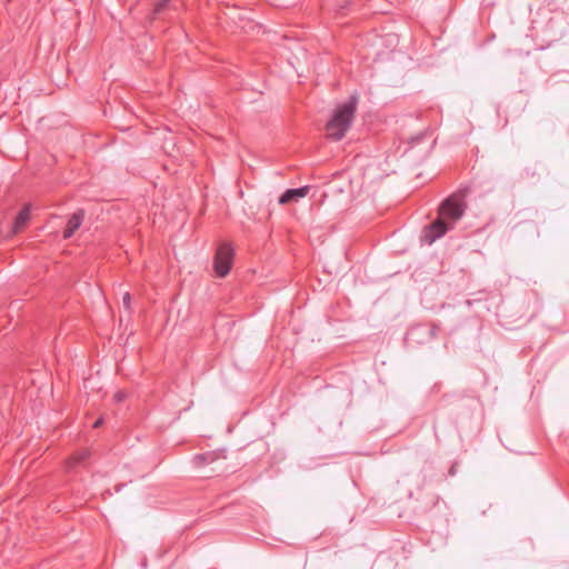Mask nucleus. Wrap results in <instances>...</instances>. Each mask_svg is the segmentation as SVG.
I'll return each mask as SVG.
<instances>
[{"instance_id": "obj_12", "label": "nucleus", "mask_w": 569, "mask_h": 569, "mask_svg": "<svg viewBox=\"0 0 569 569\" xmlns=\"http://www.w3.org/2000/svg\"><path fill=\"white\" fill-rule=\"evenodd\" d=\"M122 300H123L124 307L129 308L130 307V300H131L130 293L126 292Z\"/></svg>"}, {"instance_id": "obj_7", "label": "nucleus", "mask_w": 569, "mask_h": 569, "mask_svg": "<svg viewBox=\"0 0 569 569\" xmlns=\"http://www.w3.org/2000/svg\"><path fill=\"white\" fill-rule=\"evenodd\" d=\"M31 204H24L23 208L18 212L12 230L14 233L22 231L30 220Z\"/></svg>"}, {"instance_id": "obj_9", "label": "nucleus", "mask_w": 569, "mask_h": 569, "mask_svg": "<svg viewBox=\"0 0 569 569\" xmlns=\"http://www.w3.org/2000/svg\"><path fill=\"white\" fill-rule=\"evenodd\" d=\"M213 460L214 455L212 452L199 453L192 458V462L196 467H202L204 465L212 462Z\"/></svg>"}, {"instance_id": "obj_11", "label": "nucleus", "mask_w": 569, "mask_h": 569, "mask_svg": "<svg viewBox=\"0 0 569 569\" xmlns=\"http://www.w3.org/2000/svg\"><path fill=\"white\" fill-rule=\"evenodd\" d=\"M523 174L529 178V177H535L536 176V171L535 169L532 168H525L523 170Z\"/></svg>"}, {"instance_id": "obj_6", "label": "nucleus", "mask_w": 569, "mask_h": 569, "mask_svg": "<svg viewBox=\"0 0 569 569\" xmlns=\"http://www.w3.org/2000/svg\"><path fill=\"white\" fill-rule=\"evenodd\" d=\"M309 186L288 189L280 196L279 202L281 204H286L292 201H298L299 199L305 198L309 193Z\"/></svg>"}, {"instance_id": "obj_14", "label": "nucleus", "mask_w": 569, "mask_h": 569, "mask_svg": "<svg viewBox=\"0 0 569 569\" xmlns=\"http://www.w3.org/2000/svg\"><path fill=\"white\" fill-rule=\"evenodd\" d=\"M421 138H422V136H417V137L415 138V141H416V142H419Z\"/></svg>"}, {"instance_id": "obj_10", "label": "nucleus", "mask_w": 569, "mask_h": 569, "mask_svg": "<svg viewBox=\"0 0 569 569\" xmlns=\"http://www.w3.org/2000/svg\"><path fill=\"white\" fill-rule=\"evenodd\" d=\"M127 395L126 392L123 391H118L116 395H114V399L117 402H121L126 399Z\"/></svg>"}, {"instance_id": "obj_13", "label": "nucleus", "mask_w": 569, "mask_h": 569, "mask_svg": "<svg viewBox=\"0 0 569 569\" xmlns=\"http://www.w3.org/2000/svg\"><path fill=\"white\" fill-rule=\"evenodd\" d=\"M102 423H103V420H102V418H100V419H98V420L93 423V428H99Z\"/></svg>"}, {"instance_id": "obj_8", "label": "nucleus", "mask_w": 569, "mask_h": 569, "mask_svg": "<svg viewBox=\"0 0 569 569\" xmlns=\"http://www.w3.org/2000/svg\"><path fill=\"white\" fill-rule=\"evenodd\" d=\"M89 457V452L87 450H82L79 452H76L72 457L69 458L67 462L68 469H73L81 462H83Z\"/></svg>"}, {"instance_id": "obj_1", "label": "nucleus", "mask_w": 569, "mask_h": 569, "mask_svg": "<svg viewBox=\"0 0 569 569\" xmlns=\"http://www.w3.org/2000/svg\"><path fill=\"white\" fill-rule=\"evenodd\" d=\"M467 209L463 193H453L445 199L439 208V218L427 226L421 236V241L432 244L436 240L443 237L453 224L462 218Z\"/></svg>"}, {"instance_id": "obj_5", "label": "nucleus", "mask_w": 569, "mask_h": 569, "mask_svg": "<svg viewBox=\"0 0 569 569\" xmlns=\"http://www.w3.org/2000/svg\"><path fill=\"white\" fill-rule=\"evenodd\" d=\"M83 219L84 211L82 209H79L76 212H73L68 219L67 227L63 231V238H71L74 234V232L81 227Z\"/></svg>"}, {"instance_id": "obj_4", "label": "nucleus", "mask_w": 569, "mask_h": 569, "mask_svg": "<svg viewBox=\"0 0 569 569\" xmlns=\"http://www.w3.org/2000/svg\"><path fill=\"white\" fill-rule=\"evenodd\" d=\"M437 331V326L417 325L407 331L406 340L409 343H425L432 340L436 337Z\"/></svg>"}, {"instance_id": "obj_3", "label": "nucleus", "mask_w": 569, "mask_h": 569, "mask_svg": "<svg viewBox=\"0 0 569 569\" xmlns=\"http://www.w3.org/2000/svg\"><path fill=\"white\" fill-rule=\"evenodd\" d=\"M233 257L234 249L230 242L219 244L213 259V269L218 277L223 278L230 272Z\"/></svg>"}, {"instance_id": "obj_2", "label": "nucleus", "mask_w": 569, "mask_h": 569, "mask_svg": "<svg viewBox=\"0 0 569 569\" xmlns=\"http://www.w3.org/2000/svg\"><path fill=\"white\" fill-rule=\"evenodd\" d=\"M357 104L358 98L356 96H351L348 101L337 107L332 118L326 127L329 138L338 141L345 137L351 126L357 110Z\"/></svg>"}]
</instances>
